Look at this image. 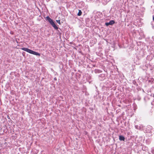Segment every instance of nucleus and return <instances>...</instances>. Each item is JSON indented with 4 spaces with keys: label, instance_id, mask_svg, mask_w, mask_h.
Wrapping results in <instances>:
<instances>
[{
    "label": "nucleus",
    "instance_id": "obj_8",
    "mask_svg": "<svg viewBox=\"0 0 154 154\" xmlns=\"http://www.w3.org/2000/svg\"><path fill=\"white\" fill-rule=\"evenodd\" d=\"M153 20L154 21V16H153Z\"/></svg>",
    "mask_w": 154,
    "mask_h": 154
},
{
    "label": "nucleus",
    "instance_id": "obj_3",
    "mask_svg": "<svg viewBox=\"0 0 154 154\" xmlns=\"http://www.w3.org/2000/svg\"><path fill=\"white\" fill-rule=\"evenodd\" d=\"M119 139L120 140L124 141L125 138L124 136L120 135L119 136Z\"/></svg>",
    "mask_w": 154,
    "mask_h": 154
},
{
    "label": "nucleus",
    "instance_id": "obj_1",
    "mask_svg": "<svg viewBox=\"0 0 154 154\" xmlns=\"http://www.w3.org/2000/svg\"><path fill=\"white\" fill-rule=\"evenodd\" d=\"M21 49L22 50L26 51L27 52H28L30 54H33L36 55L40 56V54L38 52L34 51L30 49H29L28 48H21Z\"/></svg>",
    "mask_w": 154,
    "mask_h": 154
},
{
    "label": "nucleus",
    "instance_id": "obj_7",
    "mask_svg": "<svg viewBox=\"0 0 154 154\" xmlns=\"http://www.w3.org/2000/svg\"><path fill=\"white\" fill-rule=\"evenodd\" d=\"M109 23H105V25L106 26H108V25H109Z\"/></svg>",
    "mask_w": 154,
    "mask_h": 154
},
{
    "label": "nucleus",
    "instance_id": "obj_5",
    "mask_svg": "<svg viewBox=\"0 0 154 154\" xmlns=\"http://www.w3.org/2000/svg\"><path fill=\"white\" fill-rule=\"evenodd\" d=\"M82 14V12L81 10H79V12L78 13L77 15L79 16H81Z\"/></svg>",
    "mask_w": 154,
    "mask_h": 154
},
{
    "label": "nucleus",
    "instance_id": "obj_6",
    "mask_svg": "<svg viewBox=\"0 0 154 154\" xmlns=\"http://www.w3.org/2000/svg\"><path fill=\"white\" fill-rule=\"evenodd\" d=\"M57 22L59 24H60V20H56Z\"/></svg>",
    "mask_w": 154,
    "mask_h": 154
},
{
    "label": "nucleus",
    "instance_id": "obj_4",
    "mask_svg": "<svg viewBox=\"0 0 154 154\" xmlns=\"http://www.w3.org/2000/svg\"><path fill=\"white\" fill-rule=\"evenodd\" d=\"M109 23L110 25H112L115 23V21L113 20H111Z\"/></svg>",
    "mask_w": 154,
    "mask_h": 154
},
{
    "label": "nucleus",
    "instance_id": "obj_2",
    "mask_svg": "<svg viewBox=\"0 0 154 154\" xmlns=\"http://www.w3.org/2000/svg\"><path fill=\"white\" fill-rule=\"evenodd\" d=\"M46 20H47L51 24L52 26L56 29H57L58 27L56 26L52 20L49 16L46 17Z\"/></svg>",
    "mask_w": 154,
    "mask_h": 154
}]
</instances>
